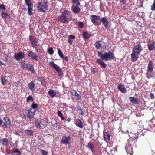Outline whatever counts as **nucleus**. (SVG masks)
<instances>
[{"mask_svg":"<svg viewBox=\"0 0 155 155\" xmlns=\"http://www.w3.org/2000/svg\"><path fill=\"white\" fill-rule=\"evenodd\" d=\"M58 21L61 23L67 24L72 19V15L70 12L65 10L61 12V15L58 18Z\"/></svg>","mask_w":155,"mask_h":155,"instance_id":"f257e3e1","label":"nucleus"},{"mask_svg":"<svg viewBox=\"0 0 155 155\" xmlns=\"http://www.w3.org/2000/svg\"><path fill=\"white\" fill-rule=\"evenodd\" d=\"M143 50L141 45L139 43L134 46L132 52L131 54V61L132 62L136 61L139 58V55Z\"/></svg>","mask_w":155,"mask_h":155,"instance_id":"f03ea898","label":"nucleus"},{"mask_svg":"<svg viewBox=\"0 0 155 155\" xmlns=\"http://www.w3.org/2000/svg\"><path fill=\"white\" fill-rule=\"evenodd\" d=\"M98 55L102 60L105 61L113 59L114 57V54L110 51L108 52H106L104 54H103L101 51H98Z\"/></svg>","mask_w":155,"mask_h":155,"instance_id":"7ed1b4c3","label":"nucleus"},{"mask_svg":"<svg viewBox=\"0 0 155 155\" xmlns=\"http://www.w3.org/2000/svg\"><path fill=\"white\" fill-rule=\"evenodd\" d=\"M135 143V141L133 140H128L125 147L126 151L128 155H133V151L132 147V145H133Z\"/></svg>","mask_w":155,"mask_h":155,"instance_id":"20e7f679","label":"nucleus"},{"mask_svg":"<svg viewBox=\"0 0 155 155\" xmlns=\"http://www.w3.org/2000/svg\"><path fill=\"white\" fill-rule=\"evenodd\" d=\"M48 2L46 1H41L38 4V9L40 12H44L46 10L48 6Z\"/></svg>","mask_w":155,"mask_h":155,"instance_id":"39448f33","label":"nucleus"},{"mask_svg":"<svg viewBox=\"0 0 155 155\" xmlns=\"http://www.w3.org/2000/svg\"><path fill=\"white\" fill-rule=\"evenodd\" d=\"M35 125L36 128L39 129H43L45 126V121L42 120H39L37 119H35Z\"/></svg>","mask_w":155,"mask_h":155,"instance_id":"423d86ee","label":"nucleus"},{"mask_svg":"<svg viewBox=\"0 0 155 155\" xmlns=\"http://www.w3.org/2000/svg\"><path fill=\"white\" fill-rule=\"evenodd\" d=\"M50 66L52 68H53L58 72V76H60L63 75V71L61 68L60 67L55 64L53 62H51L49 63Z\"/></svg>","mask_w":155,"mask_h":155,"instance_id":"0eeeda50","label":"nucleus"},{"mask_svg":"<svg viewBox=\"0 0 155 155\" xmlns=\"http://www.w3.org/2000/svg\"><path fill=\"white\" fill-rule=\"evenodd\" d=\"M25 3L26 5L28 6V13L30 15H32L33 14L32 11H33V5L31 3V0H25Z\"/></svg>","mask_w":155,"mask_h":155,"instance_id":"6e6552de","label":"nucleus"},{"mask_svg":"<svg viewBox=\"0 0 155 155\" xmlns=\"http://www.w3.org/2000/svg\"><path fill=\"white\" fill-rule=\"evenodd\" d=\"M28 55L31 60L38 61V56L32 51H29L28 52Z\"/></svg>","mask_w":155,"mask_h":155,"instance_id":"1a4fd4ad","label":"nucleus"},{"mask_svg":"<svg viewBox=\"0 0 155 155\" xmlns=\"http://www.w3.org/2000/svg\"><path fill=\"white\" fill-rule=\"evenodd\" d=\"M100 18V16L96 15H91L90 17L92 22L96 26L99 25L100 24V23H98L96 21V20H99Z\"/></svg>","mask_w":155,"mask_h":155,"instance_id":"9d476101","label":"nucleus"},{"mask_svg":"<svg viewBox=\"0 0 155 155\" xmlns=\"http://www.w3.org/2000/svg\"><path fill=\"white\" fill-rule=\"evenodd\" d=\"M29 39L31 42V44L32 47H34V46H38V41L35 37L30 35L29 36Z\"/></svg>","mask_w":155,"mask_h":155,"instance_id":"9b49d317","label":"nucleus"},{"mask_svg":"<svg viewBox=\"0 0 155 155\" xmlns=\"http://www.w3.org/2000/svg\"><path fill=\"white\" fill-rule=\"evenodd\" d=\"M71 139L70 136L68 137L64 136L62 137L61 140V142L62 144H69L70 143V141Z\"/></svg>","mask_w":155,"mask_h":155,"instance_id":"f8f14e48","label":"nucleus"},{"mask_svg":"<svg viewBox=\"0 0 155 155\" xmlns=\"http://www.w3.org/2000/svg\"><path fill=\"white\" fill-rule=\"evenodd\" d=\"M3 120L5 122V123L4 122V124L2 126V127L5 128H7L8 126H9L11 124L10 120L8 117H4L3 118Z\"/></svg>","mask_w":155,"mask_h":155,"instance_id":"ddd939ff","label":"nucleus"},{"mask_svg":"<svg viewBox=\"0 0 155 155\" xmlns=\"http://www.w3.org/2000/svg\"><path fill=\"white\" fill-rule=\"evenodd\" d=\"M15 58L17 61H19L20 59L23 58L25 57V55L23 52H19L15 55Z\"/></svg>","mask_w":155,"mask_h":155,"instance_id":"4468645a","label":"nucleus"},{"mask_svg":"<svg viewBox=\"0 0 155 155\" xmlns=\"http://www.w3.org/2000/svg\"><path fill=\"white\" fill-rule=\"evenodd\" d=\"M101 59H98L96 60V63L100 65L102 68H105L107 66V65Z\"/></svg>","mask_w":155,"mask_h":155,"instance_id":"2eb2a0df","label":"nucleus"},{"mask_svg":"<svg viewBox=\"0 0 155 155\" xmlns=\"http://www.w3.org/2000/svg\"><path fill=\"white\" fill-rule=\"evenodd\" d=\"M100 22L103 23L104 27L107 28L109 22L107 18L106 17H102L101 19L100 18Z\"/></svg>","mask_w":155,"mask_h":155,"instance_id":"dca6fc26","label":"nucleus"},{"mask_svg":"<svg viewBox=\"0 0 155 155\" xmlns=\"http://www.w3.org/2000/svg\"><path fill=\"white\" fill-rule=\"evenodd\" d=\"M129 99L132 104H137L139 103L138 99L136 97H129Z\"/></svg>","mask_w":155,"mask_h":155,"instance_id":"f3484780","label":"nucleus"},{"mask_svg":"<svg viewBox=\"0 0 155 155\" xmlns=\"http://www.w3.org/2000/svg\"><path fill=\"white\" fill-rule=\"evenodd\" d=\"M28 112L27 114L28 117L29 119L33 118L34 117L35 114V110L34 112H32L31 111V109H28Z\"/></svg>","mask_w":155,"mask_h":155,"instance_id":"a211bd4d","label":"nucleus"},{"mask_svg":"<svg viewBox=\"0 0 155 155\" xmlns=\"http://www.w3.org/2000/svg\"><path fill=\"white\" fill-rule=\"evenodd\" d=\"M75 124L77 126L80 128H82L84 127V125L81 121L79 119H77L75 121Z\"/></svg>","mask_w":155,"mask_h":155,"instance_id":"6ab92c4d","label":"nucleus"},{"mask_svg":"<svg viewBox=\"0 0 155 155\" xmlns=\"http://www.w3.org/2000/svg\"><path fill=\"white\" fill-rule=\"evenodd\" d=\"M153 64L152 61H149L148 65L147 70L150 72H152L153 71Z\"/></svg>","mask_w":155,"mask_h":155,"instance_id":"aec40b11","label":"nucleus"},{"mask_svg":"<svg viewBox=\"0 0 155 155\" xmlns=\"http://www.w3.org/2000/svg\"><path fill=\"white\" fill-rule=\"evenodd\" d=\"M104 44V42L101 41L96 42L95 44V47L97 49H100L103 47Z\"/></svg>","mask_w":155,"mask_h":155,"instance_id":"412c9836","label":"nucleus"},{"mask_svg":"<svg viewBox=\"0 0 155 155\" xmlns=\"http://www.w3.org/2000/svg\"><path fill=\"white\" fill-rule=\"evenodd\" d=\"M148 49L151 51L155 49V41H153L152 43L148 44Z\"/></svg>","mask_w":155,"mask_h":155,"instance_id":"4be33fe9","label":"nucleus"},{"mask_svg":"<svg viewBox=\"0 0 155 155\" xmlns=\"http://www.w3.org/2000/svg\"><path fill=\"white\" fill-rule=\"evenodd\" d=\"M110 135L109 133L105 132L104 133V140L106 141H109L110 140Z\"/></svg>","mask_w":155,"mask_h":155,"instance_id":"5701e85b","label":"nucleus"},{"mask_svg":"<svg viewBox=\"0 0 155 155\" xmlns=\"http://www.w3.org/2000/svg\"><path fill=\"white\" fill-rule=\"evenodd\" d=\"M72 9L73 12L74 13H78L80 11V8L78 5L75 6H73L72 7Z\"/></svg>","mask_w":155,"mask_h":155,"instance_id":"b1692460","label":"nucleus"},{"mask_svg":"<svg viewBox=\"0 0 155 155\" xmlns=\"http://www.w3.org/2000/svg\"><path fill=\"white\" fill-rule=\"evenodd\" d=\"M21 64L23 69L28 70L29 64L28 63L26 64L25 61L22 60L21 61Z\"/></svg>","mask_w":155,"mask_h":155,"instance_id":"393cba45","label":"nucleus"},{"mask_svg":"<svg viewBox=\"0 0 155 155\" xmlns=\"http://www.w3.org/2000/svg\"><path fill=\"white\" fill-rule=\"evenodd\" d=\"M118 89L122 93H126V90L124 86L122 85H119L118 86Z\"/></svg>","mask_w":155,"mask_h":155,"instance_id":"a878e982","label":"nucleus"},{"mask_svg":"<svg viewBox=\"0 0 155 155\" xmlns=\"http://www.w3.org/2000/svg\"><path fill=\"white\" fill-rule=\"evenodd\" d=\"M48 94L52 98L55 97L56 94V92L53 90H49L48 92Z\"/></svg>","mask_w":155,"mask_h":155,"instance_id":"bb28decb","label":"nucleus"},{"mask_svg":"<svg viewBox=\"0 0 155 155\" xmlns=\"http://www.w3.org/2000/svg\"><path fill=\"white\" fill-rule=\"evenodd\" d=\"M2 17L4 19H8L10 18V16L7 13L4 12H2L1 14Z\"/></svg>","mask_w":155,"mask_h":155,"instance_id":"cd10ccee","label":"nucleus"},{"mask_svg":"<svg viewBox=\"0 0 155 155\" xmlns=\"http://www.w3.org/2000/svg\"><path fill=\"white\" fill-rule=\"evenodd\" d=\"M35 85L34 83L32 81L28 84V87L31 90H32L34 89Z\"/></svg>","mask_w":155,"mask_h":155,"instance_id":"c85d7f7f","label":"nucleus"},{"mask_svg":"<svg viewBox=\"0 0 155 155\" xmlns=\"http://www.w3.org/2000/svg\"><path fill=\"white\" fill-rule=\"evenodd\" d=\"M27 70L30 71L31 73H35L34 66L32 64H29L28 65V69Z\"/></svg>","mask_w":155,"mask_h":155,"instance_id":"c756f323","label":"nucleus"},{"mask_svg":"<svg viewBox=\"0 0 155 155\" xmlns=\"http://www.w3.org/2000/svg\"><path fill=\"white\" fill-rule=\"evenodd\" d=\"M72 94L74 96H76L77 97V99L78 100H80L81 98V96L75 90L74 92L72 93Z\"/></svg>","mask_w":155,"mask_h":155,"instance_id":"7c9ffc66","label":"nucleus"},{"mask_svg":"<svg viewBox=\"0 0 155 155\" xmlns=\"http://www.w3.org/2000/svg\"><path fill=\"white\" fill-rule=\"evenodd\" d=\"M25 133L28 136H32L34 132L31 130H25Z\"/></svg>","mask_w":155,"mask_h":155,"instance_id":"2f4dec72","label":"nucleus"},{"mask_svg":"<svg viewBox=\"0 0 155 155\" xmlns=\"http://www.w3.org/2000/svg\"><path fill=\"white\" fill-rule=\"evenodd\" d=\"M87 147L91 151V152H93V150L94 149V145L91 142H90L88 143Z\"/></svg>","mask_w":155,"mask_h":155,"instance_id":"473e14b6","label":"nucleus"},{"mask_svg":"<svg viewBox=\"0 0 155 155\" xmlns=\"http://www.w3.org/2000/svg\"><path fill=\"white\" fill-rule=\"evenodd\" d=\"M91 35V34H89L87 32H84L83 34L84 38L86 39H88Z\"/></svg>","mask_w":155,"mask_h":155,"instance_id":"72a5a7b5","label":"nucleus"},{"mask_svg":"<svg viewBox=\"0 0 155 155\" xmlns=\"http://www.w3.org/2000/svg\"><path fill=\"white\" fill-rule=\"evenodd\" d=\"M2 141L3 142V144L6 146H7L8 143V140L6 138H4L2 139Z\"/></svg>","mask_w":155,"mask_h":155,"instance_id":"f704fd0d","label":"nucleus"},{"mask_svg":"<svg viewBox=\"0 0 155 155\" xmlns=\"http://www.w3.org/2000/svg\"><path fill=\"white\" fill-rule=\"evenodd\" d=\"M1 81L2 84L4 85L6 84L7 80L5 78V77H2L1 78Z\"/></svg>","mask_w":155,"mask_h":155,"instance_id":"c9c22d12","label":"nucleus"},{"mask_svg":"<svg viewBox=\"0 0 155 155\" xmlns=\"http://www.w3.org/2000/svg\"><path fill=\"white\" fill-rule=\"evenodd\" d=\"M48 52L50 55H52L54 52V51L51 47H50L48 49Z\"/></svg>","mask_w":155,"mask_h":155,"instance_id":"e433bc0d","label":"nucleus"},{"mask_svg":"<svg viewBox=\"0 0 155 155\" xmlns=\"http://www.w3.org/2000/svg\"><path fill=\"white\" fill-rule=\"evenodd\" d=\"M78 110H80V111L79 112L80 114L82 116H83V115L85 114V113L84 112L83 109H81L80 107L78 108Z\"/></svg>","mask_w":155,"mask_h":155,"instance_id":"4c0bfd02","label":"nucleus"},{"mask_svg":"<svg viewBox=\"0 0 155 155\" xmlns=\"http://www.w3.org/2000/svg\"><path fill=\"white\" fill-rule=\"evenodd\" d=\"M30 100H31L32 101H34V99L33 98L31 95H29L27 98L26 101L27 102H29Z\"/></svg>","mask_w":155,"mask_h":155,"instance_id":"58836bf2","label":"nucleus"},{"mask_svg":"<svg viewBox=\"0 0 155 155\" xmlns=\"http://www.w3.org/2000/svg\"><path fill=\"white\" fill-rule=\"evenodd\" d=\"M58 54L59 56L61 58L63 57V54L61 51L59 49H58Z\"/></svg>","mask_w":155,"mask_h":155,"instance_id":"ea45409f","label":"nucleus"},{"mask_svg":"<svg viewBox=\"0 0 155 155\" xmlns=\"http://www.w3.org/2000/svg\"><path fill=\"white\" fill-rule=\"evenodd\" d=\"M38 105L37 104L32 103L31 104V107L33 109H35L38 107Z\"/></svg>","mask_w":155,"mask_h":155,"instance_id":"a19ab883","label":"nucleus"},{"mask_svg":"<svg viewBox=\"0 0 155 155\" xmlns=\"http://www.w3.org/2000/svg\"><path fill=\"white\" fill-rule=\"evenodd\" d=\"M72 2L73 3H75L76 5L78 6L80 5V3L79 2V0H72Z\"/></svg>","mask_w":155,"mask_h":155,"instance_id":"79ce46f5","label":"nucleus"},{"mask_svg":"<svg viewBox=\"0 0 155 155\" xmlns=\"http://www.w3.org/2000/svg\"><path fill=\"white\" fill-rule=\"evenodd\" d=\"M11 151L12 153H20V151L17 149H13L11 150ZM20 154V153H19Z\"/></svg>","mask_w":155,"mask_h":155,"instance_id":"37998d69","label":"nucleus"},{"mask_svg":"<svg viewBox=\"0 0 155 155\" xmlns=\"http://www.w3.org/2000/svg\"><path fill=\"white\" fill-rule=\"evenodd\" d=\"M151 9L155 11V0H154L153 3L151 6Z\"/></svg>","mask_w":155,"mask_h":155,"instance_id":"c03bdc74","label":"nucleus"},{"mask_svg":"<svg viewBox=\"0 0 155 155\" xmlns=\"http://www.w3.org/2000/svg\"><path fill=\"white\" fill-rule=\"evenodd\" d=\"M4 57L5 58V60L6 61H8V56L7 54H5L4 56Z\"/></svg>","mask_w":155,"mask_h":155,"instance_id":"a18cd8bd","label":"nucleus"},{"mask_svg":"<svg viewBox=\"0 0 155 155\" xmlns=\"http://www.w3.org/2000/svg\"><path fill=\"white\" fill-rule=\"evenodd\" d=\"M41 153L43 155H47L48 154L47 152L43 150H41Z\"/></svg>","mask_w":155,"mask_h":155,"instance_id":"49530a36","label":"nucleus"},{"mask_svg":"<svg viewBox=\"0 0 155 155\" xmlns=\"http://www.w3.org/2000/svg\"><path fill=\"white\" fill-rule=\"evenodd\" d=\"M150 97L152 99H154L155 98V97L154 94L152 93H151L150 95Z\"/></svg>","mask_w":155,"mask_h":155,"instance_id":"de8ad7c7","label":"nucleus"},{"mask_svg":"<svg viewBox=\"0 0 155 155\" xmlns=\"http://www.w3.org/2000/svg\"><path fill=\"white\" fill-rule=\"evenodd\" d=\"M84 23L82 22H79L78 25L81 28H83L84 27Z\"/></svg>","mask_w":155,"mask_h":155,"instance_id":"09e8293b","label":"nucleus"},{"mask_svg":"<svg viewBox=\"0 0 155 155\" xmlns=\"http://www.w3.org/2000/svg\"><path fill=\"white\" fill-rule=\"evenodd\" d=\"M53 126L54 128H57L58 127V129L59 127V125L58 123H55L53 125Z\"/></svg>","mask_w":155,"mask_h":155,"instance_id":"8fccbe9b","label":"nucleus"},{"mask_svg":"<svg viewBox=\"0 0 155 155\" xmlns=\"http://www.w3.org/2000/svg\"><path fill=\"white\" fill-rule=\"evenodd\" d=\"M75 36L71 35L69 36V38L70 39H74L75 38Z\"/></svg>","mask_w":155,"mask_h":155,"instance_id":"3c124183","label":"nucleus"},{"mask_svg":"<svg viewBox=\"0 0 155 155\" xmlns=\"http://www.w3.org/2000/svg\"><path fill=\"white\" fill-rule=\"evenodd\" d=\"M0 8H1L3 10L5 9V6L4 5H0Z\"/></svg>","mask_w":155,"mask_h":155,"instance_id":"603ef678","label":"nucleus"},{"mask_svg":"<svg viewBox=\"0 0 155 155\" xmlns=\"http://www.w3.org/2000/svg\"><path fill=\"white\" fill-rule=\"evenodd\" d=\"M58 116L59 117L62 115V114L61 111L58 110L57 111Z\"/></svg>","mask_w":155,"mask_h":155,"instance_id":"864d4df0","label":"nucleus"},{"mask_svg":"<svg viewBox=\"0 0 155 155\" xmlns=\"http://www.w3.org/2000/svg\"><path fill=\"white\" fill-rule=\"evenodd\" d=\"M65 60L66 61H68V57L66 56L64 57L63 56V57L61 58Z\"/></svg>","mask_w":155,"mask_h":155,"instance_id":"5fc2aeb1","label":"nucleus"},{"mask_svg":"<svg viewBox=\"0 0 155 155\" xmlns=\"http://www.w3.org/2000/svg\"><path fill=\"white\" fill-rule=\"evenodd\" d=\"M68 42L69 43V44L70 45H72V42H73V41L71 40V39H68Z\"/></svg>","mask_w":155,"mask_h":155,"instance_id":"6e6d98bb","label":"nucleus"},{"mask_svg":"<svg viewBox=\"0 0 155 155\" xmlns=\"http://www.w3.org/2000/svg\"><path fill=\"white\" fill-rule=\"evenodd\" d=\"M4 123L2 120L0 118V126H1L2 125V123Z\"/></svg>","mask_w":155,"mask_h":155,"instance_id":"4d7b16f0","label":"nucleus"},{"mask_svg":"<svg viewBox=\"0 0 155 155\" xmlns=\"http://www.w3.org/2000/svg\"><path fill=\"white\" fill-rule=\"evenodd\" d=\"M61 118L62 120H64L65 119L64 118V117L63 116V115H61V116L59 117Z\"/></svg>","mask_w":155,"mask_h":155,"instance_id":"13d9d810","label":"nucleus"},{"mask_svg":"<svg viewBox=\"0 0 155 155\" xmlns=\"http://www.w3.org/2000/svg\"><path fill=\"white\" fill-rule=\"evenodd\" d=\"M61 118L62 120H64L65 119L64 118V117L63 116V115H61V116L59 117Z\"/></svg>","mask_w":155,"mask_h":155,"instance_id":"bf43d9fd","label":"nucleus"},{"mask_svg":"<svg viewBox=\"0 0 155 155\" xmlns=\"http://www.w3.org/2000/svg\"><path fill=\"white\" fill-rule=\"evenodd\" d=\"M61 118L62 120H64L65 119L64 118V117L63 116V115H61V116L59 117Z\"/></svg>","mask_w":155,"mask_h":155,"instance_id":"052dcab7","label":"nucleus"},{"mask_svg":"<svg viewBox=\"0 0 155 155\" xmlns=\"http://www.w3.org/2000/svg\"><path fill=\"white\" fill-rule=\"evenodd\" d=\"M41 80L42 81H45V79L43 77H41Z\"/></svg>","mask_w":155,"mask_h":155,"instance_id":"680f3d73","label":"nucleus"},{"mask_svg":"<svg viewBox=\"0 0 155 155\" xmlns=\"http://www.w3.org/2000/svg\"><path fill=\"white\" fill-rule=\"evenodd\" d=\"M120 1L122 4H124L126 2L125 0H121Z\"/></svg>","mask_w":155,"mask_h":155,"instance_id":"e2e57ef3","label":"nucleus"},{"mask_svg":"<svg viewBox=\"0 0 155 155\" xmlns=\"http://www.w3.org/2000/svg\"><path fill=\"white\" fill-rule=\"evenodd\" d=\"M4 63H2V62L0 61V66H1L2 65H4Z\"/></svg>","mask_w":155,"mask_h":155,"instance_id":"0e129e2a","label":"nucleus"},{"mask_svg":"<svg viewBox=\"0 0 155 155\" xmlns=\"http://www.w3.org/2000/svg\"><path fill=\"white\" fill-rule=\"evenodd\" d=\"M71 120V118H69L67 119L66 120L68 121V122H69Z\"/></svg>","mask_w":155,"mask_h":155,"instance_id":"69168bd1","label":"nucleus"},{"mask_svg":"<svg viewBox=\"0 0 155 155\" xmlns=\"http://www.w3.org/2000/svg\"><path fill=\"white\" fill-rule=\"evenodd\" d=\"M35 46H34V47H33L35 49V50H38V48H37L35 47Z\"/></svg>","mask_w":155,"mask_h":155,"instance_id":"338daca9","label":"nucleus"},{"mask_svg":"<svg viewBox=\"0 0 155 155\" xmlns=\"http://www.w3.org/2000/svg\"><path fill=\"white\" fill-rule=\"evenodd\" d=\"M62 105H63L64 106H66V103H64L62 104Z\"/></svg>","mask_w":155,"mask_h":155,"instance_id":"774afa93","label":"nucleus"}]
</instances>
